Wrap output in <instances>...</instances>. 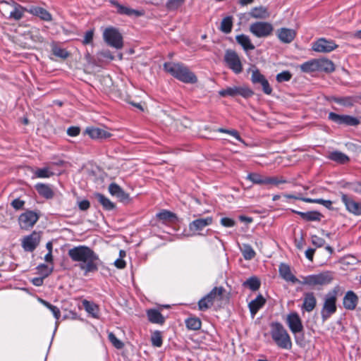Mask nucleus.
Here are the masks:
<instances>
[{
    "mask_svg": "<svg viewBox=\"0 0 361 361\" xmlns=\"http://www.w3.org/2000/svg\"><path fill=\"white\" fill-rule=\"evenodd\" d=\"M295 335V341L298 345L303 347L305 344L304 334L302 333L296 334Z\"/></svg>",
    "mask_w": 361,
    "mask_h": 361,
    "instance_id": "62",
    "label": "nucleus"
},
{
    "mask_svg": "<svg viewBox=\"0 0 361 361\" xmlns=\"http://www.w3.org/2000/svg\"><path fill=\"white\" fill-rule=\"evenodd\" d=\"M251 82L254 85L259 84L262 87L264 94L269 95L272 92V87L270 86L269 81L265 76L262 74L259 69L256 68L252 71L251 75Z\"/></svg>",
    "mask_w": 361,
    "mask_h": 361,
    "instance_id": "14",
    "label": "nucleus"
},
{
    "mask_svg": "<svg viewBox=\"0 0 361 361\" xmlns=\"http://www.w3.org/2000/svg\"><path fill=\"white\" fill-rule=\"evenodd\" d=\"M4 2L11 5L13 8V11H11L8 17L10 19L20 20L23 17L24 13L25 12L27 13V7H24L14 1H12L11 2Z\"/></svg>",
    "mask_w": 361,
    "mask_h": 361,
    "instance_id": "21",
    "label": "nucleus"
},
{
    "mask_svg": "<svg viewBox=\"0 0 361 361\" xmlns=\"http://www.w3.org/2000/svg\"><path fill=\"white\" fill-rule=\"evenodd\" d=\"M300 70L304 73H312L318 71L317 61V59H312L302 63L300 66Z\"/></svg>",
    "mask_w": 361,
    "mask_h": 361,
    "instance_id": "40",
    "label": "nucleus"
},
{
    "mask_svg": "<svg viewBox=\"0 0 361 361\" xmlns=\"http://www.w3.org/2000/svg\"><path fill=\"white\" fill-rule=\"evenodd\" d=\"M27 13L38 17L40 20L50 22L52 20L51 14L45 8L38 6H30L27 7Z\"/></svg>",
    "mask_w": 361,
    "mask_h": 361,
    "instance_id": "20",
    "label": "nucleus"
},
{
    "mask_svg": "<svg viewBox=\"0 0 361 361\" xmlns=\"http://www.w3.org/2000/svg\"><path fill=\"white\" fill-rule=\"evenodd\" d=\"M99 54L102 57L106 59H109V60H113L114 58L113 54L111 53V51L109 50L102 51L101 52H99Z\"/></svg>",
    "mask_w": 361,
    "mask_h": 361,
    "instance_id": "64",
    "label": "nucleus"
},
{
    "mask_svg": "<svg viewBox=\"0 0 361 361\" xmlns=\"http://www.w3.org/2000/svg\"><path fill=\"white\" fill-rule=\"evenodd\" d=\"M224 291V288L222 286L220 287H214L212 289V290L208 293L204 297L207 300H209L214 304V302L217 296H221L223 292Z\"/></svg>",
    "mask_w": 361,
    "mask_h": 361,
    "instance_id": "42",
    "label": "nucleus"
},
{
    "mask_svg": "<svg viewBox=\"0 0 361 361\" xmlns=\"http://www.w3.org/2000/svg\"><path fill=\"white\" fill-rule=\"evenodd\" d=\"M295 32L293 29L281 27L277 31V37L279 40L286 44L290 43L295 37Z\"/></svg>",
    "mask_w": 361,
    "mask_h": 361,
    "instance_id": "26",
    "label": "nucleus"
},
{
    "mask_svg": "<svg viewBox=\"0 0 361 361\" xmlns=\"http://www.w3.org/2000/svg\"><path fill=\"white\" fill-rule=\"evenodd\" d=\"M38 219L39 216L36 212L31 210H27L19 216L18 223L22 229L28 230L33 227Z\"/></svg>",
    "mask_w": 361,
    "mask_h": 361,
    "instance_id": "12",
    "label": "nucleus"
},
{
    "mask_svg": "<svg viewBox=\"0 0 361 361\" xmlns=\"http://www.w3.org/2000/svg\"><path fill=\"white\" fill-rule=\"evenodd\" d=\"M51 51L54 56L63 59H67L70 55L67 50L56 44L52 45Z\"/></svg>",
    "mask_w": 361,
    "mask_h": 361,
    "instance_id": "46",
    "label": "nucleus"
},
{
    "mask_svg": "<svg viewBox=\"0 0 361 361\" xmlns=\"http://www.w3.org/2000/svg\"><path fill=\"white\" fill-rule=\"evenodd\" d=\"M213 305V303L209 300H207L204 296L198 302V308L200 311H206Z\"/></svg>",
    "mask_w": 361,
    "mask_h": 361,
    "instance_id": "55",
    "label": "nucleus"
},
{
    "mask_svg": "<svg viewBox=\"0 0 361 361\" xmlns=\"http://www.w3.org/2000/svg\"><path fill=\"white\" fill-rule=\"evenodd\" d=\"M339 290L340 287L337 286L324 295V305L321 310V317L323 321L328 319L336 312V300Z\"/></svg>",
    "mask_w": 361,
    "mask_h": 361,
    "instance_id": "4",
    "label": "nucleus"
},
{
    "mask_svg": "<svg viewBox=\"0 0 361 361\" xmlns=\"http://www.w3.org/2000/svg\"><path fill=\"white\" fill-rule=\"evenodd\" d=\"M80 128L78 126H71L67 130V134L71 137H75L80 134Z\"/></svg>",
    "mask_w": 361,
    "mask_h": 361,
    "instance_id": "61",
    "label": "nucleus"
},
{
    "mask_svg": "<svg viewBox=\"0 0 361 361\" xmlns=\"http://www.w3.org/2000/svg\"><path fill=\"white\" fill-rule=\"evenodd\" d=\"M221 224L226 228H232L234 227L236 224V222L231 218L229 217H223L220 220Z\"/></svg>",
    "mask_w": 361,
    "mask_h": 361,
    "instance_id": "56",
    "label": "nucleus"
},
{
    "mask_svg": "<svg viewBox=\"0 0 361 361\" xmlns=\"http://www.w3.org/2000/svg\"><path fill=\"white\" fill-rule=\"evenodd\" d=\"M317 305V300L314 293L307 292L304 293L302 309L307 312H312Z\"/></svg>",
    "mask_w": 361,
    "mask_h": 361,
    "instance_id": "28",
    "label": "nucleus"
},
{
    "mask_svg": "<svg viewBox=\"0 0 361 361\" xmlns=\"http://www.w3.org/2000/svg\"><path fill=\"white\" fill-rule=\"evenodd\" d=\"M312 243L317 247H321L325 244V240L316 235H312Z\"/></svg>",
    "mask_w": 361,
    "mask_h": 361,
    "instance_id": "57",
    "label": "nucleus"
},
{
    "mask_svg": "<svg viewBox=\"0 0 361 361\" xmlns=\"http://www.w3.org/2000/svg\"><path fill=\"white\" fill-rule=\"evenodd\" d=\"M164 69L173 78L186 84H195L197 78L185 65L181 63L165 62Z\"/></svg>",
    "mask_w": 361,
    "mask_h": 361,
    "instance_id": "2",
    "label": "nucleus"
},
{
    "mask_svg": "<svg viewBox=\"0 0 361 361\" xmlns=\"http://www.w3.org/2000/svg\"><path fill=\"white\" fill-rule=\"evenodd\" d=\"M148 321L152 324L162 325L165 322V317L161 314L159 310L152 308L146 311Z\"/></svg>",
    "mask_w": 361,
    "mask_h": 361,
    "instance_id": "29",
    "label": "nucleus"
},
{
    "mask_svg": "<svg viewBox=\"0 0 361 361\" xmlns=\"http://www.w3.org/2000/svg\"><path fill=\"white\" fill-rule=\"evenodd\" d=\"M11 205L16 210H19L23 208L25 205V201L20 200V198H16L11 202Z\"/></svg>",
    "mask_w": 361,
    "mask_h": 361,
    "instance_id": "58",
    "label": "nucleus"
},
{
    "mask_svg": "<svg viewBox=\"0 0 361 361\" xmlns=\"http://www.w3.org/2000/svg\"><path fill=\"white\" fill-rule=\"evenodd\" d=\"M316 203L322 204L324 207H325L326 209H328L329 210L333 209L332 202L329 200H324L322 198H317Z\"/></svg>",
    "mask_w": 361,
    "mask_h": 361,
    "instance_id": "60",
    "label": "nucleus"
},
{
    "mask_svg": "<svg viewBox=\"0 0 361 361\" xmlns=\"http://www.w3.org/2000/svg\"><path fill=\"white\" fill-rule=\"evenodd\" d=\"M250 15L252 18L256 19H266L269 16L267 8L264 6H258L252 8Z\"/></svg>",
    "mask_w": 361,
    "mask_h": 361,
    "instance_id": "38",
    "label": "nucleus"
},
{
    "mask_svg": "<svg viewBox=\"0 0 361 361\" xmlns=\"http://www.w3.org/2000/svg\"><path fill=\"white\" fill-rule=\"evenodd\" d=\"M318 71H324L326 73H332L335 70L334 63L327 59H317Z\"/></svg>",
    "mask_w": 361,
    "mask_h": 361,
    "instance_id": "35",
    "label": "nucleus"
},
{
    "mask_svg": "<svg viewBox=\"0 0 361 361\" xmlns=\"http://www.w3.org/2000/svg\"><path fill=\"white\" fill-rule=\"evenodd\" d=\"M286 323L293 334H300L303 331V325L301 319L297 312L288 314Z\"/></svg>",
    "mask_w": 361,
    "mask_h": 361,
    "instance_id": "17",
    "label": "nucleus"
},
{
    "mask_svg": "<svg viewBox=\"0 0 361 361\" xmlns=\"http://www.w3.org/2000/svg\"><path fill=\"white\" fill-rule=\"evenodd\" d=\"M332 280L331 276L327 273H320L318 274L308 275L304 278L303 284L310 286H315L317 285L329 284Z\"/></svg>",
    "mask_w": 361,
    "mask_h": 361,
    "instance_id": "11",
    "label": "nucleus"
},
{
    "mask_svg": "<svg viewBox=\"0 0 361 361\" xmlns=\"http://www.w3.org/2000/svg\"><path fill=\"white\" fill-rule=\"evenodd\" d=\"M36 269H37L38 274L44 277H48L54 270L53 267L49 268L46 264H39Z\"/></svg>",
    "mask_w": 361,
    "mask_h": 361,
    "instance_id": "50",
    "label": "nucleus"
},
{
    "mask_svg": "<svg viewBox=\"0 0 361 361\" xmlns=\"http://www.w3.org/2000/svg\"><path fill=\"white\" fill-rule=\"evenodd\" d=\"M331 102H333L337 104L343 106L344 107L350 108L357 102V97L355 96H345V97H336L333 96L330 99Z\"/></svg>",
    "mask_w": 361,
    "mask_h": 361,
    "instance_id": "25",
    "label": "nucleus"
},
{
    "mask_svg": "<svg viewBox=\"0 0 361 361\" xmlns=\"http://www.w3.org/2000/svg\"><path fill=\"white\" fill-rule=\"evenodd\" d=\"M109 2L111 6L116 8L117 13L120 15H126L128 16H135L138 17L143 14L142 11L125 6L121 4L117 0H110Z\"/></svg>",
    "mask_w": 361,
    "mask_h": 361,
    "instance_id": "19",
    "label": "nucleus"
},
{
    "mask_svg": "<svg viewBox=\"0 0 361 361\" xmlns=\"http://www.w3.org/2000/svg\"><path fill=\"white\" fill-rule=\"evenodd\" d=\"M357 302V295L353 290L347 291L343 300L344 308L348 310H353L355 309Z\"/></svg>",
    "mask_w": 361,
    "mask_h": 361,
    "instance_id": "23",
    "label": "nucleus"
},
{
    "mask_svg": "<svg viewBox=\"0 0 361 361\" xmlns=\"http://www.w3.org/2000/svg\"><path fill=\"white\" fill-rule=\"evenodd\" d=\"M35 190L38 194L47 200H50L54 197V192L48 184L38 183L35 186Z\"/></svg>",
    "mask_w": 361,
    "mask_h": 361,
    "instance_id": "31",
    "label": "nucleus"
},
{
    "mask_svg": "<svg viewBox=\"0 0 361 361\" xmlns=\"http://www.w3.org/2000/svg\"><path fill=\"white\" fill-rule=\"evenodd\" d=\"M35 176L39 178H47L54 175V173L48 167L39 168L35 170Z\"/></svg>",
    "mask_w": 361,
    "mask_h": 361,
    "instance_id": "48",
    "label": "nucleus"
},
{
    "mask_svg": "<svg viewBox=\"0 0 361 361\" xmlns=\"http://www.w3.org/2000/svg\"><path fill=\"white\" fill-rule=\"evenodd\" d=\"M243 287L249 288L252 291L258 290L261 286V281L256 276L247 278L242 283Z\"/></svg>",
    "mask_w": 361,
    "mask_h": 361,
    "instance_id": "34",
    "label": "nucleus"
},
{
    "mask_svg": "<svg viewBox=\"0 0 361 361\" xmlns=\"http://www.w3.org/2000/svg\"><path fill=\"white\" fill-rule=\"evenodd\" d=\"M212 222L213 218L212 216L197 219L189 224L188 228L190 231L195 234L202 231L206 226L211 225Z\"/></svg>",
    "mask_w": 361,
    "mask_h": 361,
    "instance_id": "18",
    "label": "nucleus"
},
{
    "mask_svg": "<svg viewBox=\"0 0 361 361\" xmlns=\"http://www.w3.org/2000/svg\"><path fill=\"white\" fill-rule=\"evenodd\" d=\"M40 242V235L36 231H33L30 235H25L21 242V245L25 252H33L38 246Z\"/></svg>",
    "mask_w": 361,
    "mask_h": 361,
    "instance_id": "15",
    "label": "nucleus"
},
{
    "mask_svg": "<svg viewBox=\"0 0 361 361\" xmlns=\"http://www.w3.org/2000/svg\"><path fill=\"white\" fill-rule=\"evenodd\" d=\"M108 190L112 196H116L121 202L128 201L130 198L129 195L126 192L120 185L115 183H111L109 185Z\"/></svg>",
    "mask_w": 361,
    "mask_h": 361,
    "instance_id": "24",
    "label": "nucleus"
},
{
    "mask_svg": "<svg viewBox=\"0 0 361 361\" xmlns=\"http://www.w3.org/2000/svg\"><path fill=\"white\" fill-rule=\"evenodd\" d=\"M328 158L334 161H336L338 164H345L349 161V157L344 153L340 151H333L331 152Z\"/></svg>",
    "mask_w": 361,
    "mask_h": 361,
    "instance_id": "39",
    "label": "nucleus"
},
{
    "mask_svg": "<svg viewBox=\"0 0 361 361\" xmlns=\"http://www.w3.org/2000/svg\"><path fill=\"white\" fill-rule=\"evenodd\" d=\"M245 259L250 260L255 257L256 253L252 247L249 244H243L240 249Z\"/></svg>",
    "mask_w": 361,
    "mask_h": 361,
    "instance_id": "43",
    "label": "nucleus"
},
{
    "mask_svg": "<svg viewBox=\"0 0 361 361\" xmlns=\"http://www.w3.org/2000/svg\"><path fill=\"white\" fill-rule=\"evenodd\" d=\"M247 180H250L253 184L257 185H274L286 183L288 181L283 178L277 176H264L257 173H250L247 176Z\"/></svg>",
    "mask_w": 361,
    "mask_h": 361,
    "instance_id": "7",
    "label": "nucleus"
},
{
    "mask_svg": "<svg viewBox=\"0 0 361 361\" xmlns=\"http://www.w3.org/2000/svg\"><path fill=\"white\" fill-rule=\"evenodd\" d=\"M279 274L286 281L296 283L298 281V279L291 273L290 267L286 264H281L279 266Z\"/></svg>",
    "mask_w": 361,
    "mask_h": 361,
    "instance_id": "33",
    "label": "nucleus"
},
{
    "mask_svg": "<svg viewBox=\"0 0 361 361\" xmlns=\"http://www.w3.org/2000/svg\"><path fill=\"white\" fill-rule=\"evenodd\" d=\"M90 207V203L87 200H82L78 202V207L81 211H86Z\"/></svg>",
    "mask_w": 361,
    "mask_h": 361,
    "instance_id": "63",
    "label": "nucleus"
},
{
    "mask_svg": "<svg viewBox=\"0 0 361 361\" xmlns=\"http://www.w3.org/2000/svg\"><path fill=\"white\" fill-rule=\"evenodd\" d=\"M185 0H167L166 7L169 11H176L185 2Z\"/></svg>",
    "mask_w": 361,
    "mask_h": 361,
    "instance_id": "51",
    "label": "nucleus"
},
{
    "mask_svg": "<svg viewBox=\"0 0 361 361\" xmlns=\"http://www.w3.org/2000/svg\"><path fill=\"white\" fill-rule=\"evenodd\" d=\"M82 305L87 313L91 314L94 317H97L98 307L97 305L92 302L84 300Z\"/></svg>",
    "mask_w": 361,
    "mask_h": 361,
    "instance_id": "44",
    "label": "nucleus"
},
{
    "mask_svg": "<svg viewBox=\"0 0 361 361\" xmlns=\"http://www.w3.org/2000/svg\"><path fill=\"white\" fill-rule=\"evenodd\" d=\"M254 94V91L246 85L227 87L226 88L222 89L219 92V94L223 97H234L240 95L245 99L252 97Z\"/></svg>",
    "mask_w": 361,
    "mask_h": 361,
    "instance_id": "6",
    "label": "nucleus"
},
{
    "mask_svg": "<svg viewBox=\"0 0 361 361\" xmlns=\"http://www.w3.org/2000/svg\"><path fill=\"white\" fill-rule=\"evenodd\" d=\"M328 118L338 125H345L346 126H357L360 124V120L355 116L344 114H338L334 112H330Z\"/></svg>",
    "mask_w": 361,
    "mask_h": 361,
    "instance_id": "10",
    "label": "nucleus"
},
{
    "mask_svg": "<svg viewBox=\"0 0 361 361\" xmlns=\"http://www.w3.org/2000/svg\"><path fill=\"white\" fill-rule=\"evenodd\" d=\"M224 61L226 66L235 74L243 71V65L237 52L232 49L225 51Z\"/></svg>",
    "mask_w": 361,
    "mask_h": 361,
    "instance_id": "9",
    "label": "nucleus"
},
{
    "mask_svg": "<svg viewBox=\"0 0 361 361\" xmlns=\"http://www.w3.org/2000/svg\"><path fill=\"white\" fill-rule=\"evenodd\" d=\"M201 320L197 317H190L185 320V325L188 329L198 330L201 328Z\"/></svg>",
    "mask_w": 361,
    "mask_h": 361,
    "instance_id": "45",
    "label": "nucleus"
},
{
    "mask_svg": "<svg viewBox=\"0 0 361 361\" xmlns=\"http://www.w3.org/2000/svg\"><path fill=\"white\" fill-rule=\"evenodd\" d=\"M292 78V74L289 71H283L276 75V79L278 82H288Z\"/></svg>",
    "mask_w": 361,
    "mask_h": 361,
    "instance_id": "53",
    "label": "nucleus"
},
{
    "mask_svg": "<svg viewBox=\"0 0 361 361\" xmlns=\"http://www.w3.org/2000/svg\"><path fill=\"white\" fill-rule=\"evenodd\" d=\"M93 37H94L93 30H90L87 31L85 34L84 39L82 40V44H85V45L90 44L93 40Z\"/></svg>",
    "mask_w": 361,
    "mask_h": 361,
    "instance_id": "59",
    "label": "nucleus"
},
{
    "mask_svg": "<svg viewBox=\"0 0 361 361\" xmlns=\"http://www.w3.org/2000/svg\"><path fill=\"white\" fill-rule=\"evenodd\" d=\"M338 45L332 39L322 37L312 44V49L317 52L329 53L335 50Z\"/></svg>",
    "mask_w": 361,
    "mask_h": 361,
    "instance_id": "13",
    "label": "nucleus"
},
{
    "mask_svg": "<svg viewBox=\"0 0 361 361\" xmlns=\"http://www.w3.org/2000/svg\"><path fill=\"white\" fill-rule=\"evenodd\" d=\"M157 217L164 224L173 223L177 221L178 218L175 213L170 211L163 209L157 214Z\"/></svg>",
    "mask_w": 361,
    "mask_h": 361,
    "instance_id": "32",
    "label": "nucleus"
},
{
    "mask_svg": "<svg viewBox=\"0 0 361 361\" xmlns=\"http://www.w3.org/2000/svg\"><path fill=\"white\" fill-rule=\"evenodd\" d=\"M266 300L262 294H259L255 300L248 303V307L251 315L255 316L257 312L265 305Z\"/></svg>",
    "mask_w": 361,
    "mask_h": 361,
    "instance_id": "30",
    "label": "nucleus"
},
{
    "mask_svg": "<svg viewBox=\"0 0 361 361\" xmlns=\"http://www.w3.org/2000/svg\"><path fill=\"white\" fill-rule=\"evenodd\" d=\"M68 255L73 262H80L79 267L84 271V275L95 272L102 263L99 255L90 247L78 245L68 250Z\"/></svg>",
    "mask_w": 361,
    "mask_h": 361,
    "instance_id": "1",
    "label": "nucleus"
},
{
    "mask_svg": "<svg viewBox=\"0 0 361 361\" xmlns=\"http://www.w3.org/2000/svg\"><path fill=\"white\" fill-rule=\"evenodd\" d=\"M235 39L245 51L253 50L255 48L251 42L250 37L246 35H238L235 37Z\"/></svg>",
    "mask_w": 361,
    "mask_h": 361,
    "instance_id": "36",
    "label": "nucleus"
},
{
    "mask_svg": "<svg viewBox=\"0 0 361 361\" xmlns=\"http://www.w3.org/2000/svg\"><path fill=\"white\" fill-rule=\"evenodd\" d=\"M103 39L111 47L121 49L123 47V36L116 27H106L103 32Z\"/></svg>",
    "mask_w": 361,
    "mask_h": 361,
    "instance_id": "5",
    "label": "nucleus"
},
{
    "mask_svg": "<svg viewBox=\"0 0 361 361\" xmlns=\"http://www.w3.org/2000/svg\"><path fill=\"white\" fill-rule=\"evenodd\" d=\"M270 335L276 345L281 349L290 350L292 348L291 338L283 324L279 322L270 324Z\"/></svg>",
    "mask_w": 361,
    "mask_h": 361,
    "instance_id": "3",
    "label": "nucleus"
},
{
    "mask_svg": "<svg viewBox=\"0 0 361 361\" xmlns=\"http://www.w3.org/2000/svg\"><path fill=\"white\" fill-rule=\"evenodd\" d=\"M341 201L346 210L355 216H361V202H356L346 194L342 193Z\"/></svg>",
    "mask_w": 361,
    "mask_h": 361,
    "instance_id": "16",
    "label": "nucleus"
},
{
    "mask_svg": "<svg viewBox=\"0 0 361 361\" xmlns=\"http://www.w3.org/2000/svg\"><path fill=\"white\" fill-rule=\"evenodd\" d=\"M94 196L97 198V201L102 204L104 210L111 211L116 207L115 204L103 194L96 192L94 194Z\"/></svg>",
    "mask_w": 361,
    "mask_h": 361,
    "instance_id": "37",
    "label": "nucleus"
},
{
    "mask_svg": "<svg viewBox=\"0 0 361 361\" xmlns=\"http://www.w3.org/2000/svg\"><path fill=\"white\" fill-rule=\"evenodd\" d=\"M85 133L87 134L92 139H98V140H104L109 138L111 136V134L97 127H87L85 129Z\"/></svg>",
    "mask_w": 361,
    "mask_h": 361,
    "instance_id": "22",
    "label": "nucleus"
},
{
    "mask_svg": "<svg viewBox=\"0 0 361 361\" xmlns=\"http://www.w3.org/2000/svg\"><path fill=\"white\" fill-rule=\"evenodd\" d=\"M152 345L154 347L159 348L163 344L161 332L160 331H155L151 336Z\"/></svg>",
    "mask_w": 361,
    "mask_h": 361,
    "instance_id": "49",
    "label": "nucleus"
},
{
    "mask_svg": "<svg viewBox=\"0 0 361 361\" xmlns=\"http://www.w3.org/2000/svg\"><path fill=\"white\" fill-rule=\"evenodd\" d=\"M108 338L112 345L117 349H121L123 347V343L120 341L113 332L109 333Z\"/></svg>",
    "mask_w": 361,
    "mask_h": 361,
    "instance_id": "52",
    "label": "nucleus"
},
{
    "mask_svg": "<svg viewBox=\"0 0 361 361\" xmlns=\"http://www.w3.org/2000/svg\"><path fill=\"white\" fill-rule=\"evenodd\" d=\"M41 303L44 305L47 309H49L53 314L54 317L57 320L60 319L61 317V311L55 305H51L49 302L40 299Z\"/></svg>",
    "mask_w": 361,
    "mask_h": 361,
    "instance_id": "47",
    "label": "nucleus"
},
{
    "mask_svg": "<svg viewBox=\"0 0 361 361\" xmlns=\"http://www.w3.org/2000/svg\"><path fill=\"white\" fill-rule=\"evenodd\" d=\"M250 32L258 38L267 37L274 31L271 23L265 21H257L250 25Z\"/></svg>",
    "mask_w": 361,
    "mask_h": 361,
    "instance_id": "8",
    "label": "nucleus"
},
{
    "mask_svg": "<svg viewBox=\"0 0 361 361\" xmlns=\"http://www.w3.org/2000/svg\"><path fill=\"white\" fill-rule=\"evenodd\" d=\"M232 27L233 17L231 16H228L224 18L221 23L220 30L225 34H228L231 32Z\"/></svg>",
    "mask_w": 361,
    "mask_h": 361,
    "instance_id": "41",
    "label": "nucleus"
},
{
    "mask_svg": "<svg viewBox=\"0 0 361 361\" xmlns=\"http://www.w3.org/2000/svg\"><path fill=\"white\" fill-rule=\"evenodd\" d=\"M345 186L353 192L361 195V181L347 183Z\"/></svg>",
    "mask_w": 361,
    "mask_h": 361,
    "instance_id": "54",
    "label": "nucleus"
},
{
    "mask_svg": "<svg viewBox=\"0 0 361 361\" xmlns=\"http://www.w3.org/2000/svg\"><path fill=\"white\" fill-rule=\"evenodd\" d=\"M291 212L299 215L303 220L306 221H319L323 217V215L319 212L317 211H310L307 212H303L291 209Z\"/></svg>",
    "mask_w": 361,
    "mask_h": 361,
    "instance_id": "27",
    "label": "nucleus"
}]
</instances>
